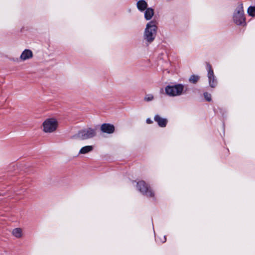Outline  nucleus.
<instances>
[{
    "label": "nucleus",
    "mask_w": 255,
    "mask_h": 255,
    "mask_svg": "<svg viewBox=\"0 0 255 255\" xmlns=\"http://www.w3.org/2000/svg\"><path fill=\"white\" fill-rule=\"evenodd\" d=\"M157 29L156 22L151 21L147 23L144 32V39L149 43L152 42L155 38Z\"/></svg>",
    "instance_id": "obj_1"
},
{
    "label": "nucleus",
    "mask_w": 255,
    "mask_h": 255,
    "mask_svg": "<svg viewBox=\"0 0 255 255\" xmlns=\"http://www.w3.org/2000/svg\"><path fill=\"white\" fill-rule=\"evenodd\" d=\"M199 79V77L197 75H192L189 78V81L193 83H196Z\"/></svg>",
    "instance_id": "obj_16"
},
{
    "label": "nucleus",
    "mask_w": 255,
    "mask_h": 255,
    "mask_svg": "<svg viewBox=\"0 0 255 255\" xmlns=\"http://www.w3.org/2000/svg\"><path fill=\"white\" fill-rule=\"evenodd\" d=\"M154 14V10L152 8H147L144 12L145 18L148 20L151 19Z\"/></svg>",
    "instance_id": "obj_14"
},
{
    "label": "nucleus",
    "mask_w": 255,
    "mask_h": 255,
    "mask_svg": "<svg viewBox=\"0 0 255 255\" xmlns=\"http://www.w3.org/2000/svg\"><path fill=\"white\" fill-rule=\"evenodd\" d=\"M165 241H166V238H165V237H163V240H162V242L163 243H164V242H165Z\"/></svg>",
    "instance_id": "obj_21"
},
{
    "label": "nucleus",
    "mask_w": 255,
    "mask_h": 255,
    "mask_svg": "<svg viewBox=\"0 0 255 255\" xmlns=\"http://www.w3.org/2000/svg\"><path fill=\"white\" fill-rule=\"evenodd\" d=\"M101 130L103 132L111 134L115 131V127L112 124H103L101 126Z\"/></svg>",
    "instance_id": "obj_8"
},
{
    "label": "nucleus",
    "mask_w": 255,
    "mask_h": 255,
    "mask_svg": "<svg viewBox=\"0 0 255 255\" xmlns=\"http://www.w3.org/2000/svg\"><path fill=\"white\" fill-rule=\"evenodd\" d=\"M146 121L148 124H151L153 123L152 121L149 118L147 119Z\"/></svg>",
    "instance_id": "obj_19"
},
{
    "label": "nucleus",
    "mask_w": 255,
    "mask_h": 255,
    "mask_svg": "<svg viewBox=\"0 0 255 255\" xmlns=\"http://www.w3.org/2000/svg\"><path fill=\"white\" fill-rule=\"evenodd\" d=\"M165 93L170 97L180 96L185 93L184 86L181 84L167 86L165 88Z\"/></svg>",
    "instance_id": "obj_3"
},
{
    "label": "nucleus",
    "mask_w": 255,
    "mask_h": 255,
    "mask_svg": "<svg viewBox=\"0 0 255 255\" xmlns=\"http://www.w3.org/2000/svg\"><path fill=\"white\" fill-rule=\"evenodd\" d=\"M137 187L140 192L146 196L149 197H153L154 196V193L144 181H139L137 184Z\"/></svg>",
    "instance_id": "obj_6"
},
{
    "label": "nucleus",
    "mask_w": 255,
    "mask_h": 255,
    "mask_svg": "<svg viewBox=\"0 0 255 255\" xmlns=\"http://www.w3.org/2000/svg\"><path fill=\"white\" fill-rule=\"evenodd\" d=\"M204 96L205 98V99L207 101H211V95L210 94L208 93L207 92H205L204 93Z\"/></svg>",
    "instance_id": "obj_18"
},
{
    "label": "nucleus",
    "mask_w": 255,
    "mask_h": 255,
    "mask_svg": "<svg viewBox=\"0 0 255 255\" xmlns=\"http://www.w3.org/2000/svg\"><path fill=\"white\" fill-rule=\"evenodd\" d=\"M154 120L158 125L161 128H164L166 126L168 120L166 118H163L159 115H156L154 117Z\"/></svg>",
    "instance_id": "obj_9"
},
{
    "label": "nucleus",
    "mask_w": 255,
    "mask_h": 255,
    "mask_svg": "<svg viewBox=\"0 0 255 255\" xmlns=\"http://www.w3.org/2000/svg\"><path fill=\"white\" fill-rule=\"evenodd\" d=\"M137 7L139 10L144 11L147 8V3L144 0H140L137 2Z\"/></svg>",
    "instance_id": "obj_12"
},
{
    "label": "nucleus",
    "mask_w": 255,
    "mask_h": 255,
    "mask_svg": "<svg viewBox=\"0 0 255 255\" xmlns=\"http://www.w3.org/2000/svg\"><path fill=\"white\" fill-rule=\"evenodd\" d=\"M248 13L251 16H255V6H250L248 9Z\"/></svg>",
    "instance_id": "obj_15"
},
{
    "label": "nucleus",
    "mask_w": 255,
    "mask_h": 255,
    "mask_svg": "<svg viewBox=\"0 0 255 255\" xmlns=\"http://www.w3.org/2000/svg\"><path fill=\"white\" fill-rule=\"evenodd\" d=\"M206 67L208 71L207 77L209 85L212 88H215L217 85V81L215 78L213 70L211 65L209 63H207Z\"/></svg>",
    "instance_id": "obj_7"
},
{
    "label": "nucleus",
    "mask_w": 255,
    "mask_h": 255,
    "mask_svg": "<svg viewBox=\"0 0 255 255\" xmlns=\"http://www.w3.org/2000/svg\"><path fill=\"white\" fill-rule=\"evenodd\" d=\"M154 99V96L152 94L146 95L144 98V100L146 102H150Z\"/></svg>",
    "instance_id": "obj_17"
},
{
    "label": "nucleus",
    "mask_w": 255,
    "mask_h": 255,
    "mask_svg": "<svg viewBox=\"0 0 255 255\" xmlns=\"http://www.w3.org/2000/svg\"><path fill=\"white\" fill-rule=\"evenodd\" d=\"M33 57V52L30 49H25L21 53L19 58L21 61H25Z\"/></svg>",
    "instance_id": "obj_10"
},
{
    "label": "nucleus",
    "mask_w": 255,
    "mask_h": 255,
    "mask_svg": "<svg viewBox=\"0 0 255 255\" xmlns=\"http://www.w3.org/2000/svg\"><path fill=\"white\" fill-rule=\"evenodd\" d=\"M96 135V129L90 128L82 129L72 136L76 140H85L94 137Z\"/></svg>",
    "instance_id": "obj_2"
},
{
    "label": "nucleus",
    "mask_w": 255,
    "mask_h": 255,
    "mask_svg": "<svg viewBox=\"0 0 255 255\" xmlns=\"http://www.w3.org/2000/svg\"><path fill=\"white\" fill-rule=\"evenodd\" d=\"M94 149L92 145H86L82 147L79 150V154H85L91 152Z\"/></svg>",
    "instance_id": "obj_11"
},
{
    "label": "nucleus",
    "mask_w": 255,
    "mask_h": 255,
    "mask_svg": "<svg viewBox=\"0 0 255 255\" xmlns=\"http://www.w3.org/2000/svg\"><path fill=\"white\" fill-rule=\"evenodd\" d=\"M4 101V99L0 96V105H1Z\"/></svg>",
    "instance_id": "obj_20"
},
{
    "label": "nucleus",
    "mask_w": 255,
    "mask_h": 255,
    "mask_svg": "<svg viewBox=\"0 0 255 255\" xmlns=\"http://www.w3.org/2000/svg\"><path fill=\"white\" fill-rule=\"evenodd\" d=\"M11 233L16 238H20L23 236L22 229L20 228L14 229Z\"/></svg>",
    "instance_id": "obj_13"
},
{
    "label": "nucleus",
    "mask_w": 255,
    "mask_h": 255,
    "mask_svg": "<svg viewBox=\"0 0 255 255\" xmlns=\"http://www.w3.org/2000/svg\"><path fill=\"white\" fill-rule=\"evenodd\" d=\"M233 21L237 25H244L245 24L243 3H238L233 14Z\"/></svg>",
    "instance_id": "obj_4"
},
{
    "label": "nucleus",
    "mask_w": 255,
    "mask_h": 255,
    "mask_svg": "<svg viewBox=\"0 0 255 255\" xmlns=\"http://www.w3.org/2000/svg\"><path fill=\"white\" fill-rule=\"evenodd\" d=\"M58 123L54 118L46 119L42 124V130L45 133H50L55 131L58 128Z\"/></svg>",
    "instance_id": "obj_5"
}]
</instances>
